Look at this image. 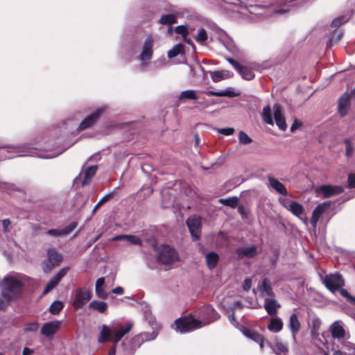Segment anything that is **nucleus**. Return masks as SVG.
Here are the masks:
<instances>
[{
	"label": "nucleus",
	"mask_w": 355,
	"mask_h": 355,
	"mask_svg": "<svg viewBox=\"0 0 355 355\" xmlns=\"http://www.w3.org/2000/svg\"><path fill=\"white\" fill-rule=\"evenodd\" d=\"M23 283L13 277H6L1 284V294L8 300L13 301L20 297L23 291Z\"/></svg>",
	"instance_id": "obj_1"
},
{
	"label": "nucleus",
	"mask_w": 355,
	"mask_h": 355,
	"mask_svg": "<svg viewBox=\"0 0 355 355\" xmlns=\"http://www.w3.org/2000/svg\"><path fill=\"white\" fill-rule=\"evenodd\" d=\"M203 327L202 322L193 318L191 313L176 319L171 328L181 334L187 333Z\"/></svg>",
	"instance_id": "obj_2"
},
{
	"label": "nucleus",
	"mask_w": 355,
	"mask_h": 355,
	"mask_svg": "<svg viewBox=\"0 0 355 355\" xmlns=\"http://www.w3.org/2000/svg\"><path fill=\"white\" fill-rule=\"evenodd\" d=\"M179 260V255L176 250L168 245H162L157 255V261L166 266L173 264Z\"/></svg>",
	"instance_id": "obj_3"
},
{
	"label": "nucleus",
	"mask_w": 355,
	"mask_h": 355,
	"mask_svg": "<svg viewBox=\"0 0 355 355\" xmlns=\"http://www.w3.org/2000/svg\"><path fill=\"white\" fill-rule=\"evenodd\" d=\"M196 315L202 322L203 327L219 319V313L211 306H201L196 312Z\"/></svg>",
	"instance_id": "obj_4"
},
{
	"label": "nucleus",
	"mask_w": 355,
	"mask_h": 355,
	"mask_svg": "<svg viewBox=\"0 0 355 355\" xmlns=\"http://www.w3.org/2000/svg\"><path fill=\"white\" fill-rule=\"evenodd\" d=\"M92 297V292L86 288L79 287L76 289L75 299L73 306L76 310L80 309L90 300Z\"/></svg>",
	"instance_id": "obj_5"
},
{
	"label": "nucleus",
	"mask_w": 355,
	"mask_h": 355,
	"mask_svg": "<svg viewBox=\"0 0 355 355\" xmlns=\"http://www.w3.org/2000/svg\"><path fill=\"white\" fill-rule=\"evenodd\" d=\"M186 223L193 240H198L201 235V218L196 215L192 216L187 220Z\"/></svg>",
	"instance_id": "obj_6"
},
{
	"label": "nucleus",
	"mask_w": 355,
	"mask_h": 355,
	"mask_svg": "<svg viewBox=\"0 0 355 355\" xmlns=\"http://www.w3.org/2000/svg\"><path fill=\"white\" fill-rule=\"evenodd\" d=\"M105 112L103 107L97 108L94 112L85 117L80 123L78 130L83 131L92 127Z\"/></svg>",
	"instance_id": "obj_7"
},
{
	"label": "nucleus",
	"mask_w": 355,
	"mask_h": 355,
	"mask_svg": "<svg viewBox=\"0 0 355 355\" xmlns=\"http://www.w3.org/2000/svg\"><path fill=\"white\" fill-rule=\"evenodd\" d=\"M324 283L329 291L334 293L338 291L340 287L343 284V280L342 275L337 273L327 275L324 278Z\"/></svg>",
	"instance_id": "obj_8"
},
{
	"label": "nucleus",
	"mask_w": 355,
	"mask_h": 355,
	"mask_svg": "<svg viewBox=\"0 0 355 355\" xmlns=\"http://www.w3.org/2000/svg\"><path fill=\"white\" fill-rule=\"evenodd\" d=\"M344 191L343 187L336 185H322L316 189L318 194H322L324 198L332 197L335 195L340 194Z\"/></svg>",
	"instance_id": "obj_9"
},
{
	"label": "nucleus",
	"mask_w": 355,
	"mask_h": 355,
	"mask_svg": "<svg viewBox=\"0 0 355 355\" xmlns=\"http://www.w3.org/2000/svg\"><path fill=\"white\" fill-rule=\"evenodd\" d=\"M227 62L231 64L243 78L250 80L254 77L253 71L248 67L241 65L233 58H227Z\"/></svg>",
	"instance_id": "obj_10"
},
{
	"label": "nucleus",
	"mask_w": 355,
	"mask_h": 355,
	"mask_svg": "<svg viewBox=\"0 0 355 355\" xmlns=\"http://www.w3.org/2000/svg\"><path fill=\"white\" fill-rule=\"evenodd\" d=\"M330 202H324L318 205L313 209L310 223L313 227H316L320 217L323 214L326 210L330 207Z\"/></svg>",
	"instance_id": "obj_11"
},
{
	"label": "nucleus",
	"mask_w": 355,
	"mask_h": 355,
	"mask_svg": "<svg viewBox=\"0 0 355 355\" xmlns=\"http://www.w3.org/2000/svg\"><path fill=\"white\" fill-rule=\"evenodd\" d=\"M61 327V322L58 320L46 322L41 328V334L46 337L53 336Z\"/></svg>",
	"instance_id": "obj_12"
},
{
	"label": "nucleus",
	"mask_w": 355,
	"mask_h": 355,
	"mask_svg": "<svg viewBox=\"0 0 355 355\" xmlns=\"http://www.w3.org/2000/svg\"><path fill=\"white\" fill-rule=\"evenodd\" d=\"M153 38L151 35H149L144 42L141 53L139 55V59L141 61L149 60L153 56Z\"/></svg>",
	"instance_id": "obj_13"
},
{
	"label": "nucleus",
	"mask_w": 355,
	"mask_h": 355,
	"mask_svg": "<svg viewBox=\"0 0 355 355\" xmlns=\"http://www.w3.org/2000/svg\"><path fill=\"white\" fill-rule=\"evenodd\" d=\"M68 268L61 269L53 278H51L46 284L43 294L46 295L55 288L60 282V280L66 275Z\"/></svg>",
	"instance_id": "obj_14"
},
{
	"label": "nucleus",
	"mask_w": 355,
	"mask_h": 355,
	"mask_svg": "<svg viewBox=\"0 0 355 355\" xmlns=\"http://www.w3.org/2000/svg\"><path fill=\"white\" fill-rule=\"evenodd\" d=\"M236 254L239 259L254 258L258 254V248L255 245L248 247H242L236 250Z\"/></svg>",
	"instance_id": "obj_15"
},
{
	"label": "nucleus",
	"mask_w": 355,
	"mask_h": 355,
	"mask_svg": "<svg viewBox=\"0 0 355 355\" xmlns=\"http://www.w3.org/2000/svg\"><path fill=\"white\" fill-rule=\"evenodd\" d=\"M243 333L247 338L257 343L261 349L264 347L266 339L262 334H259V332L253 329L248 328L245 329L243 331Z\"/></svg>",
	"instance_id": "obj_16"
},
{
	"label": "nucleus",
	"mask_w": 355,
	"mask_h": 355,
	"mask_svg": "<svg viewBox=\"0 0 355 355\" xmlns=\"http://www.w3.org/2000/svg\"><path fill=\"white\" fill-rule=\"evenodd\" d=\"M78 226V223L76 221L71 222L69 225L64 227L62 230L52 229L46 232V234L53 236H61L64 235L69 234L73 232Z\"/></svg>",
	"instance_id": "obj_17"
},
{
	"label": "nucleus",
	"mask_w": 355,
	"mask_h": 355,
	"mask_svg": "<svg viewBox=\"0 0 355 355\" xmlns=\"http://www.w3.org/2000/svg\"><path fill=\"white\" fill-rule=\"evenodd\" d=\"M288 327L291 332L293 340L296 341V336L301 329V323L297 314L293 313L291 315Z\"/></svg>",
	"instance_id": "obj_18"
},
{
	"label": "nucleus",
	"mask_w": 355,
	"mask_h": 355,
	"mask_svg": "<svg viewBox=\"0 0 355 355\" xmlns=\"http://www.w3.org/2000/svg\"><path fill=\"white\" fill-rule=\"evenodd\" d=\"M274 119L279 129L285 131L287 128V125L285 118L282 113V107L279 105H275L274 106Z\"/></svg>",
	"instance_id": "obj_19"
},
{
	"label": "nucleus",
	"mask_w": 355,
	"mask_h": 355,
	"mask_svg": "<svg viewBox=\"0 0 355 355\" xmlns=\"http://www.w3.org/2000/svg\"><path fill=\"white\" fill-rule=\"evenodd\" d=\"M350 106V96L347 93L343 94L338 101V113L341 116L347 115Z\"/></svg>",
	"instance_id": "obj_20"
},
{
	"label": "nucleus",
	"mask_w": 355,
	"mask_h": 355,
	"mask_svg": "<svg viewBox=\"0 0 355 355\" xmlns=\"http://www.w3.org/2000/svg\"><path fill=\"white\" fill-rule=\"evenodd\" d=\"M48 260L44 261L42 264L51 263V266H55L60 264L62 260V255L59 254L54 248H50L47 252Z\"/></svg>",
	"instance_id": "obj_21"
},
{
	"label": "nucleus",
	"mask_w": 355,
	"mask_h": 355,
	"mask_svg": "<svg viewBox=\"0 0 355 355\" xmlns=\"http://www.w3.org/2000/svg\"><path fill=\"white\" fill-rule=\"evenodd\" d=\"M132 327V324L129 323L125 327H121L119 330L116 328L112 329V341L118 343L126 334H128Z\"/></svg>",
	"instance_id": "obj_22"
},
{
	"label": "nucleus",
	"mask_w": 355,
	"mask_h": 355,
	"mask_svg": "<svg viewBox=\"0 0 355 355\" xmlns=\"http://www.w3.org/2000/svg\"><path fill=\"white\" fill-rule=\"evenodd\" d=\"M268 186L282 195L286 196L288 194V191L285 185L275 178H268Z\"/></svg>",
	"instance_id": "obj_23"
},
{
	"label": "nucleus",
	"mask_w": 355,
	"mask_h": 355,
	"mask_svg": "<svg viewBox=\"0 0 355 355\" xmlns=\"http://www.w3.org/2000/svg\"><path fill=\"white\" fill-rule=\"evenodd\" d=\"M280 306L277 304V302L273 299H266L264 302V308L270 316L277 315V309Z\"/></svg>",
	"instance_id": "obj_24"
},
{
	"label": "nucleus",
	"mask_w": 355,
	"mask_h": 355,
	"mask_svg": "<svg viewBox=\"0 0 355 355\" xmlns=\"http://www.w3.org/2000/svg\"><path fill=\"white\" fill-rule=\"evenodd\" d=\"M89 307L101 313L106 314L107 312V304L103 301L93 300L89 303Z\"/></svg>",
	"instance_id": "obj_25"
},
{
	"label": "nucleus",
	"mask_w": 355,
	"mask_h": 355,
	"mask_svg": "<svg viewBox=\"0 0 355 355\" xmlns=\"http://www.w3.org/2000/svg\"><path fill=\"white\" fill-rule=\"evenodd\" d=\"M275 346L274 352L277 355H280L282 353L286 355L289 351L287 344L283 343L278 337L275 338Z\"/></svg>",
	"instance_id": "obj_26"
},
{
	"label": "nucleus",
	"mask_w": 355,
	"mask_h": 355,
	"mask_svg": "<svg viewBox=\"0 0 355 355\" xmlns=\"http://www.w3.org/2000/svg\"><path fill=\"white\" fill-rule=\"evenodd\" d=\"M259 289L262 293H265L268 297H274L275 295L270 281L266 277L263 279L261 284L259 286Z\"/></svg>",
	"instance_id": "obj_27"
},
{
	"label": "nucleus",
	"mask_w": 355,
	"mask_h": 355,
	"mask_svg": "<svg viewBox=\"0 0 355 355\" xmlns=\"http://www.w3.org/2000/svg\"><path fill=\"white\" fill-rule=\"evenodd\" d=\"M110 340H112V330L107 325L103 324L98 341L100 343H105Z\"/></svg>",
	"instance_id": "obj_28"
},
{
	"label": "nucleus",
	"mask_w": 355,
	"mask_h": 355,
	"mask_svg": "<svg viewBox=\"0 0 355 355\" xmlns=\"http://www.w3.org/2000/svg\"><path fill=\"white\" fill-rule=\"evenodd\" d=\"M283 328V322L279 318H272L270 320L268 329L272 332H279Z\"/></svg>",
	"instance_id": "obj_29"
},
{
	"label": "nucleus",
	"mask_w": 355,
	"mask_h": 355,
	"mask_svg": "<svg viewBox=\"0 0 355 355\" xmlns=\"http://www.w3.org/2000/svg\"><path fill=\"white\" fill-rule=\"evenodd\" d=\"M97 169V166H92L86 168L84 173V179L82 182L83 185H86L90 183L91 180L95 175Z\"/></svg>",
	"instance_id": "obj_30"
},
{
	"label": "nucleus",
	"mask_w": 355,
	"mask_h": 355,
	"mask_svg": "<svg viewBox=\"0 0 355 355\" xmlns=\"http://www.w3.org/2000/svg\"><path fill=\"white\" fill-rule=\"evenodd\" d=\"M205 259L207 267L209 269H213L216 266L219 257L215 252H210L206 254Z\"/></svg>",
	"instance_id": "obj_31"
},
{
	"label": "nucleus",
	"mask_w": 355,
	"mask_h": 355,
	"mask_svg": "<svg viewBox=\"0 0 355 355\" xmlns=\"http://www.w3.org/2000/svg\"><path fill=\"white\" fill-rule=\"evenodd\" d=\"M113 239L114 241L125 239L132 244L138 245L140 246L142 245V240L139 237H138L135 235H119V236H116Z\"/></svg>",
	"instance_id": "obj_32"
},
{
	"label": "nucleus",
	"mask_w": 355,
	"mask_h": 355,
	"mask_svg": "<svg viewBox=\"0 0 355 355\" xmlns=\"http://www.w3.org/2000/svg\"><path fill=\"white\" fill-rule=\"evenodd\" d=\"M288 210H289L293 215L300 216L304 212V207L301 204L295 201H291Z\"/></svg>",
	"instance_id": "obj_33"
},
{
	"label": "nucleus",
	"mask_w": 355,
	"mask_h": 355,
	"mask_svg": "<svg viewBox=\"0 0 355 355\" xmlns=\"http://www.w3.org/2000/svg\"><path fill=\"white\" fill-rule=\"evenodd\" d=\"M177 22L176 16L173 14H168L162 15L159 19V23L162 25H168L171 29V25Z\"/></svg>",
	"instance_id": "obj_34"
},
{
	"label": "nucleus",
	"mask_w": 355,
	"mask_h": 355,
	"mask_svg": "<svg viewBox=\"0 0 355 355\" xmlns=\"http://www.w3.org/2000/svg\"><path fill=\"white\" fill-rule=\"evenodd\" d=\"M228 71L225 70L215 71L210 72V76L213 82L218 83L228 77Z\"/></svg>",
	"instance_id": "obj_35"
},
{
	"label": "nucleus",
	"mask_w": 355,
	"mask_h": 355,
	"mask_svg": "<svg viewBox=\"0 0 355 355\" xmlns=\"http://www.w3.org/2000/svg\"><path fill=\"white\" fill-rule=\"evenodd\" d=\"M331 334L333 338L340 339L345 337V331L342 326L334 324L331 327Z\"/></svg>",
	"instance_id": "obj_36"
},
{
	"label": "nucleus",
	"mask_w": 355,
	"mask_h": 355,
	"mask_svg": "<svg viewBox=\"0 0 355 355\" xmlns=\"http://www.w3.org/2000/svg\"><path fill=\"white\" fill-rule=\"evenodd\" d=\"M184 53L183 44L181 43L175 44L171 49L168 51L167 55L169 58H173Z\"/></svg>",
	"instance_id": "obj_37"
},
{
	"label": "nucleus",
	"mask_w": 355,
	"mask_h": 355,
	"mask_svg": "<svg viewBox=\"0 0 355 355\" xmlns=\"http://www.w3.org/2000/svg\"><path fill=\"white\" fill-rule=\"evenodd\" d=\"M156 327H153V331L151 333L148 332H142L139 334L141 338L144 340V343L146 341H150L154 340L159 334V328H157V324H155Z\"/></svg>",
	"instance_id": "obj_38"
},
{
	"label": "nucleus",
	"mask_w": 355,
	"mask_h": 355,
	"mask_svg": "<svg viewBox=\"0 0 355 355\" xmlns=\"http://www.w3.org/2000/svg\"><path fill=\"white\" fill-rule=\"evenodd\" d=\"M178 99L180 101L184 100V99H189V100H198V96L196 95V93L194 90H185L180 93Z\"/></svg>",
	"instance_id": "obj_39"
},
{
	"label": "nucleus",
	"mask_w": 355,
	"mask_h": 355,
	"mask_svg": "<svg viewBox=\"0 0 355 355\" xmlns=\"http://www.w3.org/2000/svg\"><path fill=\"white\" fill-rule=\"evenodd\" d=\"M218 201L220 203H221L225 206H227V207H230L232 208H235L238 205L239 198L236 196H234V197H231L229 198H225V199L220 198V199H219Z\"/></svg>",
	"instance_id": "obj_40"
},
{
	"label": "nucleus",
	"mask_w": 355,
	"mask_h": 355,
	"mask_svg": "<svg viewBox=\"0 0 355 355\" xmlns=\"http://www.w3.org/2000/svg\"><path fill=\"white\" fill-rule=\"evenodd\" d=\"M263 119V121L270 125L273 124V119L271 114V109L269 105H267L265 107L263 110V114H262Z\"/></svg>",
	"instance_id": "obj_41"
},
{
	"label": "nucleus",
	"mask_w": 355,
	"mask_h": 355,
	"mask_svg": "<svg viewBox=\"0 0 355 355\" xmlns=\"http://www.w3.org/2000/svg\"><path fill=\"white\" fill-rule=\"evenodd\" d=\"M64 308V304L61 301H54L49 307V311L53 315L58 314Z\"/></svg>",
	"instance_id": "obj_42"
},
{
	"label": "nucleus",
	"mask_w": 355,
	"mask_h": 355,
	"mask_svg": "<svg viewBox=\"0 0 355 355\" xmlns=\"http://www.w3.org/2000/svg\"><path fill=\"white\" fill-rule=\"evenodd\" d=\"M207 40V31L205 28H200L198 31V36L196 38V40L201 44H203Z\"/></svg>",
	"instance_id": "obj_43"
},
{
	"label": "nucleus",
	"mask_w": 355,
	"mask_h": 355,
	"mask_svg": "<svg viewBox=\"0 0 355 355\" xmlns=\"http://www.w3.org/2000/svg\"><path fill=\"white\" fill-rule=\"evenodd\" d=\"M239 140L240 144L244 145L250 144L252 141V139L244 131L239 132Z\"/></svg>",
	"instance_id": "obj_44"
},
{
	"label": "nucleus",
	"mask_w": 355,
	"mask_h": 355,
	"mask_svg": "<svg viewBox=\"0 0 355 355\" xmlns=\"http://www.w3.org/2000/svg\"><path fill=\"white\" fill-rule=\"evenodd\" d=\"M112 198V193H109L105 196H104L94 206L92 210V214H94L96 211V210L104 203L107 202L110 199Z\"/></svg>",
	"instance_id": "obj_45"
},
{
	"label": "nucleus",
	"mask_w": 355,
	"mask_h": 355,
	"mask_svg": "<svg viewBox=\"0 0 355 355\" xmlns=\"http://www.w3.org/2000/svg\"><path fill=\"white\" fill-rule=\"evenodd\" d=\"M175 31L177 34L181 35L182 37H184V40H186V37L189 35V31L187 27L184 25H180L175 27Z\"/></svg>",
	"instance_id": "obj_46"
},
{
	"label": "nucleus",
	"mask_w": 355,
	"mask_h": 355,
	"mask_svg": "<svg viewBox=\"0 0 355 355\" xmlns=\"http://www.w3.org/2000/svg\"><path fill=\"white\" fill-rule=\"evenodd\" d=\"M345 146H346V155L347 157H349L352 155V153L354 151V147L352 142L350 139H346L344 141Z\"/></svg>",
	"instance_id": "obj_47"
},
{
	"label": "nucleus",
	"mask_w": 355,
	"mask_h": 355,
	"mask_svg": "<svg viewBox=\"0 0 355 355\" xmlns=\"http://www.w3.org/2000/svg\"><path fill=\"white\" fill-rule=\"evenodd\" d=\"M39 324L37 322L28 323L25 326V331L27 332H35L37 331Z\"/></svg>",
	"instance_id": "obj_48"
},
{
	"label": "nucleus",
	"mask_w": 355,
	"mask_h": 355,
	"mask_svg": "<svg viewBox=\"0 0 355 355\" xmlns=\"http://www.w3.org/2000/svg\"><path fill=\"white\" fill-rule=\"evenodd\" d=\"M144 343V340L140 335H136L132 340V345L135 347H139Z\"/></svg>",
	"instance_id": "obj_49"
},
{
	"label": "nucleus",
	"mask_w": 355,
	"mask_h": 355,
	"mask_svg": "<svg viewBox=\"0 0 355 355\" xmlns=\"http://www.w3.org/2000/svg\"><path fill=\"white\" fill-rule=\"evenodd\" d=\"M347 184L349 188H355V173H349L348 175Z\"/></svg>",
	"instance_id": "obj_50"
},
{
	"label": "nucleus",
	"mask_w": 355,
	"mask_h": 355,
	"mask_svg": "<svg viewBox=\"0 0 355 355\" xmlns=\"http://www.w3.org/2000/svg\"><path fill=\"white\" fill-rule=\"evenodd\" d=\"M343 23H344V17H337L332 21L331 26V27H334V28H338V27L340 26Z\"/></svg>",
	"instance_id": "obj_51"
},
{
	"label": "nucleus",
	"mask_w": 355,
	"mask_h": 355,
	"mask_svg": "<svg viewBox=\"0 0 355 355\" xmlns=\"http://www.w3.org/2000/svg\"><path fill=\"white\" fill-rule=\"evenodd\" d=\"M10 300H8V299L4 298L3 295H0V310H4L10 302Z\"/></svg>",
	"instance_id": "obj_52"
},
{
	"label": "nucleus",
	"mask_w": 355,
	"mask_h": 355,
	"mask_svg": "<svg viewBox=\"0 0 355 355\" xmlns=\"http://www.w3.org/2000/svg\"><path fill=\"white\" fill-rule=\"evenodd\" d=\"M218 132L224 135H231L234 132V129L232 128H221L218 130Z\"/></svg>",
	"instance_id": "obj_53"
},
{
	"label": "nucleus",
	"mask_w": 355,
	"mask_h": 355,
	"mask_svg": "<svg viewBox=\"0 0 355 355\" xmlns=\"http://www.w3.org/2000/svg\"><path fill=\"white\" fill-rule=\"evenodd\" d=\"M236 94L232 90H225L220 92V96L235 97Z\"/></svg>",
	"instance_id": "obj_54"
},
{
	"label": "nucleus",
	"mask_w": 355,
	"mask_h": 355,
	"mask_svg": "<svg viewBox=\"0 0 355 355\" xmlns=\"http://www.w3.org/2000/svg\"><path fill=\"white\" fill-rule=\"evenodd\" d=\"M96 293L101 299H106L107 297V294L103 291V287L99 288L98 291L96 290Z\"/></svg>",
	"instance_id": "obj_55"
},
{
	"label": "nucleus",
	"mask_w": 355,
	"mask_h": 355,
	"mask_svg": "<svg viewBox=\"0 0 355 355\" xmlns=\"http://www.w3.org/2000/svg\"><path fill=\"white\" fill-rule=\"evenodd\" d=\"M302 125V123L298 120H295L291 127V131L294 132Z\"/></svg>",
	"instance_id": "obj_56"
},
{
	"label": "nucleus",
	"mask_w": 355,
	"mask_h": 355,
	"mask_svg": "<svg viewBox=\"0 0 355 355\" xmlns=\"http://www.w3.org/2000/svg\"><path fill=\"white\" fill-rule=\"evenodd\" d=\"M104 283H105V279L103 277L98 278L96 280V282L95 290H98V291L99 288H102L103 287Z\"/></svg>",
	"instance_id": "obj_57"
},
{
	"label": "nucleus",
	"mask_w": 355,
	"mask_h": 355,
	"mask_svg": "<svg viewBox=\"0 0 355 355\" xmlns=\"http://www.w3.org/2000/svg\"><path fill=\"white\" fill-rule=\"evenodd\" d=\"M274 254H275V257H271L270 261L271 262V263L272 265H275L277 261V259H278V257H279V252L278 250H274Z\"/></svg>",
	"instance_id": "obj_58"
},
{
	"label": "nucleus",
	"mask_w": 355,
	"mask_h": 355,
	"mask_svg": "<svg viewBox=\"0 0 355 355\" xmlns=\"http://www.w3.org/2000/svg\"><path fill=\"white\" fill-rule=\"evenodd\" d=\"M251 280L249 279H245L243 285V289L246 291H248L251 287Z\"/></svg>",
	"instance_id": "obj_59"
},
{
	"label": "nucleus",
	"mask_w": 355,
	"mask_h": 355,
	"mask_svg": "<svg viewBox=\"0 0 355 355\" xmlns=\"http://www.w3.org/2000/svg\"><path fill=\"white\" fill-rule=\"evenodd\" d=\"M2 224L4 231L6 232L8 230V227L10 225L11 222L9 219H4L2 221Z\"/></svg>",
	"instance_id": "obj_60"
},
{
	"label": "nucleus",
	"mask_w": 355,
	"mask_h": 355,
	"mask_svg": "<svg viewBox=\"0 0 355 355\" xmlns=\"http://www.w3.org/2000/svg\"><path fill=\"white\" fill-rule=\"evenodd\" d=\"M238 212L243 216L246 217L247 214L245 211L244 207L242 205L239 206L238 207Z\"/></svg>",
	"instance_id": "obj_61"
},
{
	"label": "nucleus",
	"mask_w": 355,
	"mask_h": 355,
	"mask_svg": "<svg viewBox=\"0 0 355 355\" xmlns=\"http://www.w3.org/2000/svg\"><path fill=\"white\" fill-rule=\"evenodd\" d=\"M112 293L115 294H123V288L121 286L116 287L112 290Z\"/></svg>",
	"instance_id": "obj_62"
},
{
	"label": "nucleus",
	"mask_w": 355,
	"mask_h": 355,
	"mask_svg": "<svg viewBox=\"0 0 355 355\" xmlns=\"http://www.w3.org/2000/svg\"><path fill=\"white\" fill-rule=\"evenodd\" d=\"M340 295H341L343 297H345L346 299H347V297H348L349 296V295H350V294L348 293V291H347L346 289H345V288H341V289L340 290Z\"/></svg>",
	"instance_id": "obj_63"
},
{
	"label": "nucleus",
	"mask_w": 355,
	"mask_h": 355,
	"mask_svg": "<svg viewBox=\"0 0 355 355\" xmlns=\"http://www.w3.org/2000/svg\"><path fill=\"white\" fill-rule=\"evenodd\" d=\"M347 300L349 303L355 306V297L354 296L349 295V296L347 297Z\"/></svg>",
	"instance_id": "obj_64"
}]
</instances>
